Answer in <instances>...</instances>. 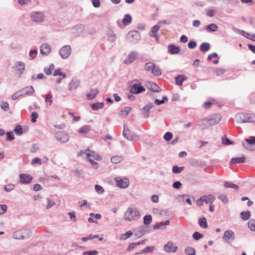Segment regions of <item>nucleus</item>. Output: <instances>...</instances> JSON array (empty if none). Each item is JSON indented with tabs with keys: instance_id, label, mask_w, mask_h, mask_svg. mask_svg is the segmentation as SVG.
<instances>
[{
	"instance_id": "obj_47",
	"label": "nucleus",
	"mask_w": 255,
	"mask_h": 255,
	"mask_svg": "<svg viewBox=\"0 0 255 255\" xmlns=\"http://www.w3.org/2000/svg\"><path fill=\"white\" fill-rule=\"evenodd\" d=\"M144 224L145 225L149 224L152 221V217L150 215H146L143 218Z\"/></svg>"
},
{
	"instance_id": "obj_46",
	"label": "nucleus",
	"mask_w": 255,
	"mask_h": 255,
	"mask_svg": "<svg viewBox=\"0 0 255 255\" xmlns=\"http://www.w3.org/2000/svg\"><path fill=\"white\" fill-rule=\"evenodd\" d=\"M248 227L252 230L255 231V221L251 220L248 222Z\"/></svg>"
},
{
	"instance_id": "obj_9",
	"label": "nucleus",
	"mask_w": 255,
	"mask_h": 255,
	"mask_svg": "<svg viewBox=\"0 0 255 255\" xmlns=\"http://www.w3.org/2000/svg\"><path fill=\"white\" fill-rule=\"evenodd\" d=\"M25 64L21 61H16L14 63L13 68L16 70L18 74H22L25 70Z\"/></svg>"
},
{
	"instance_id": "obj_2",
	"label": "nucleus",
	"mask_w": 255,
	"mask_h": 255,
	"mask_svg": "<svg viewBox=\"0 0 255 255\" xmlns=\"http://www.w3.org/2000/svg\"><path fill=\"white\" fill-rule=\"evenodd\" d=\"M237 122L241 123L255 122V115L253 114L241 113L236 115Z\"/></svg>"
},
{
	"instance_id": "obj_51",
	"label": "nucleus",
	"mask_w": 255,
	"mask_h": 255,
	"mask_svg": "<svg viewBox=\"0 0 255 255\" xmlns=\"http://www.w3.org/2000/svg\"><path fill=\"white\" fill-rule=\"evenodd\" d=\"M52 98V96L51 94H48L45 97V102L48 103L49 105H51L53 102Z\"/></svg>"
},
{
	"instance_id": "obj_36",
	"label": "nucleus",
	"mask_w": 255,
	"mask_h": 255,
	"mask_svg": "<svg viewBox=\"0 0 255 255\" xmlns=\"http://www.w3.org/2000/svg\"><path fill=\"white\" fill-rule=\"evenodd\" d=\"M224 186L226 188H232L236 190L239 189V186L237 185L232 183L229 182H225L224 183Z\"/></svg>"
},
{
	"instance_id": "obj_58",
	"label": "nucleus",
	"mask_w": 255,
	"mask_h": 255,
	"mask_svg": "<svg viewBox=\"0 0 255 255\" xmlns=\"http://www.w3.org/2000/svg\"><path fill=\"white\" fill-rule=\"evenodd\" d=\"M37 51L36 50H32L29 52V55L31 59H33L37 55Z\"/></svg>"
},
{
	"instance_id": "obj_14",
	"label": "nucleus",
	"mask_w": 255,
	"mask_h": 255,
	"mask_svg": "<svg viewBox=\"0 0 255 255\" xmlns=\"http://www.w3.org/2000/svg\"><path fill=\"white\" fill-rule=\"evenodd\" d=\"M234 235V233L232 231L227 230L224 234L223 239L227 242L233 241Z\"/></svg>"
},
{
	"instance_id": "obj_54",
	"label": "nucleus",
	"mask_w": 255,
	"mask_h": 255,
	"mask_svg": "<svg viewBox=\"0 0 255 255\" xmlns=\"http://www.w3.org/2000/svg\"><path fill=\"white\" fill-rule=\"evenodd\" d=\"M203 237V235L199 232H195L193 235V238L195 240H199Z\"/></svg>"
},
{
	"instance_id": "obj_15",
	"label": "nucleus",
	"mask_w": 255,
	"mask_h": 255,
	"mask_svg": "<svg viewBox=\"0 0 255 255\" xmlns=\"http://www.w3.org/2000/svg\"><path fill=\"white\" fill-rule=\"evenodd\" d=\"M51 46L47 43H44L41 46L40 52L43 55L48 54L51 52Z\"/></svg>"
},
{
	"instance_id": "obj_29",
	"label": "nucleus",
	"mask_w": 255,
	"mask_h": 255,
	"mask_svg": "<svg viewBox=\"0 0 255 255\" xmlns=\"http://www.w3.org/2000/svg\"><path fill=\"white\" fill-rule=\"evenodd\" d=\"M210 46L208 43L204 42L202 43L200 45V50L202 52H206L209 50Z\"/></svg>"
},
{
	"instance_id": "obj_60",
	"label": "nucleus",
	"mask_w": 255,
	"mask_h": 255,
	"mask_svg": "<svg viewBox=\"0 0 255 255\" xmlns=\"http://www.w3.org/2000/svg\"><path fill=\"white\" fill-rule=\"evenodd\" d=\"M98 254V252L96 251H89L84 252L83 255H97Z\"/></svg>"
},
{
	"instance_id": "obj_17",
	"label": "nucleus",
	"mask_w": 255,
	"mask_h": 255,
	"mask_svg": "<svg viewBox=\"0 0 255 255\" xmlns=\"http://www.w3.org/2000/svg\"><path fill=\"white\" fill-rule=\"evenodd\" d=\"M160 28L159 25H156L151 28V33L150 34V36L155 37L157 42L158 41V36L156 34V33Z\"/></svg>"
},
{
	"instance_id": "obj_26",
	"label": "nucleus",
	"mask_w": 255,
	"mask_h": 255,
	"mask_svg": "<svg viewBox=\"0 0 255 255\" xmlns=\"http://www.w3.org/2000/svg\"><path fill=\"white\" fill-rule=\"evenodd\" d=\"M99 92L98 89H92L90 92L87 95V99L89 100H92L97 96Z\"/></svg>"
},
{
	"instance_id": "obj_57",
	"label": "nucleus",
	"mask_w": 255,
	"mask_h": 255,
	"mask_svg": "<svg viewBox=\"0 0 255 255\" xmlns=\"http://www.w3.org/2000/svg\"><path fill=\"white\" fill-rule=\"evenodd\" d=\"M219 198L222 200V201L224 203H227L228 202V197L223 194H221L219 196Z\"/></svg>"
},
{
	"instance_id": "obj_39",
	"label": "nucleus",
	"mask_w": 255,
	"mask_h": 255,
	"mask_svg": "<svg viewBox=\"0 0 255 255\" xmlns=\"http://www.w3.org/2000/svg\"><path fill=\"white\" fill-rule=\"evenodd\" d=\"M187 255H195V252L194 248L192 247H187L185 250Z\"/></svg>"
},
{
	"instance_id": "obj_16",
	"label": "nucleus",
	"mask_w": 255,
	"mask_h": 255,
	"mask_svg": "<svg viewBox=\"0 0 255 255\" xmlns=\"http://www.w3.org/2000/svg\"><path fill=\"white\" fill-rule=\"evenodd\" d=\"M32 19L35 22H41L43 19V14L39 12L33 13L31 15Z\"/></svg>"
},
{
	"instance_id": "obj_42",
	"label": "nucleus",
	"mask_w": 255,
	"mask_h": 255,
	"mask_svg": "<svg viewBox=\"0 0 255 255\" xmlns=\"http://www.w3.org/2000/svg\"><path fill=\"white\" fill-rule=\"evenodd\" d=\"M131 108L130 107H126L124 110H121L120 111V114L122 117H125L126 116L129 111L130 110Z\"/></svg>"
},
{
	"instance_id": "obj_55",
	"label": "nucleus",
	"mask_w": 255,
	"mask_h": 255,
	"mask_svg": "<svg viewBox=\"0 0 255 255\" xmlns=\"http://www.w3.org/2000/svg\"><path fill=\"white\" fill-rule=\"evenodd\" d=\"M7 210V206L6 205H0V215L3 214Z\"/></svg>"
},
{
	"instance_id": "obj_43",
	"label": "nucleus",
	"mask_w": 255,
	"mask_h": 255,
	"mask_svg": "<svg viewBox=\"0 0 255 255\" xmlns=\"http://www.w3.org/2000/svg\"><path fill=\"white\" fill-rule=\"evenodd\" d=\"M14 139V136L12 131L7 132L6 133V138L5 139L7 141H10Z\"/></svg>"
},
{
	"instance_id": "obj_23",
	"label": "nucleus",
	"mask_w": 255,
	"mask_h": 255,
	"mask_svg": "<svg viewBox=\"0 0 255 255\" xmlns=\"http://www.w3.org/2000/svg\"><path fill=\"white\" fill-rule=\"evenodd\" d=\"M203 199L206 203L212 204L215 201V197L213 195H208L207 196H204L203 197Z\"/></svg>"
},
{
	"instance_id": "obj_6",
	"label": "nucleus",
	"mask_w": 255,
	"mask_h": 255,
	"mask_svg": "<svg viewBox=\"0 0 255 255\" xmlns=\"http://www.w3.org/2000/svg\"><path fill=\"white\" fill-rule=\"evenodd\" d=\"M115 181L117 183V186L122 188H126L129 185V180L128 178H121L120 177L115 178Z\"/></svg>"
},
{
	"instance_id": "obj_45",
	"label": "nucleus",
	"mask_w": 255,
	"mask_h": 255,
	"mask_svg": "<svg viewBox=\"0 0 255 255\" xmlns=\"http://www.w3.org/2000/svg\"><path fill=\"white\" fill-rule=\"evenodd\" d=\"M216 10L214 9L209 8L206 10V14L209 17H213L215 15Z\"/></svg>"
},
{
	"instance_id": "obj_44",
	"label": "nucleus",
	"mask_w": 255,
	"mask_h": 255,
	"mask_svg": "<svg viewBox=\"0 0 255 255\" xmlns=\"http://www.w3.org/2000/svg\"><path fill=\"white\" fill-rule=\"evenodd\" d=\"M155 64L152 62H148L146 64L145 70L146 71H152L153 68H154Z\"/></svg>"
},
{
	"instance_id": "obj_48",
	"label": "nucleus",
	"mask_w": 255,
	"mask_h": 255,
	"mask_svg": "<svg viewBox=\"0 0 255 255\" xmlns=\"http://www.w3.org/2000/svg\"><path fill=\"white\" fill-rule=\"evenodd\" d=\"M4 188L6 191L9 192L14 189V185L12 184H8L6 185H5Z\"/></svg>"
},
{
	"instance_id": "obj_11",
	"label": "nucleus",
	"mask_w": 255,
	"mask_h": 255,
	"mask_svg": "<svg viewBox=\"0 0 255 255\" xmlns=\"http://www.w3.org/2000/svg\"><path fill=\"white\" fill-rule=\"evenodd\" d=\"M32 177L29 174H21L19 175V182L21 184H28L32 179Z\"/></svg>"
},
{
	"instance_id": "obj_4",
	"label": "nucleus",
	"mask_w": 255,
	"mask_h": 255,
	"mask_svg": "<svg viewBox=\"0 0 255 255\" xmlns=\"http://www.w3.org/2000/svg\"><path fill=\"white\" fill-rule=\"evenodd\" d=\"M123 135L128 140H136L138 139V137L134 134L133 132L131 131L128 126L125 125L123 130Z\"/></svg>"
},
{
	"instance_id": "obj_20",
	"label": "nucleus",
	"mask_w": 255,
	"mask_h": 255,
	"mask_svg": "<svg viewBox=\"0 0 255 255\" xmlns=\"http://www.w3.org/2000/svg\"><path fill=\"white\" fill-rule=\"evenodd\" d=\"M205 29L209 32L217 31L218 29L217 25L214 23H211L205 27Z\"/></svg>"
},
{
	"instance_id": "obj_64",
	"label": "nucleus",
	"mask_w": 255,
	"mask_h": 255,
	"mask_svg": "<svg viewBox=\"0 0 255 255\" xmlns=\"http://www.w3.org/2000/svg\"><path fill=\"white\" fill-rule=\"evenodd\" d=\"M159 89V87L155 83H153L151 84V88L150 89L155 92L158 91V90Z\"/></svg>"
},
{
	"instance_id": "obj_1",
	"label": "nucleus",
	"mask_w": 255,
	"mask_h": 255,
	"mask_svg": "<svg viewBox=\"0 0 255 255\" xmlns=\"http://www.w3.org/2000/svg\"><path fill=\"white\" fill-rule=\"evenodd\" d=\"M140 217V212L134 207H129L126 211L124 215L125 219L127 221H132L137 220Z\"/></svg>"
},
{
	"instance_id": "obj_37",
	"label": "nucleus",
	"mask_w": 255,
	"mask_h": 255,
	"mask_svg": "<svg viewBox=\"0 0 255 255\" xmlns=\"http://www.w3.org/2000/svg\"><path fill=\"white\" fill-rule=\"evenodd\" d=\"M241 218L243 220H246L250 218V212L248 211L246 212H242L241 213Z\"/></svg>"
},
{
	"instance_id": "obj_34",
	"label": "nucleus",
	"mask_w": 255,
	"mask_h": 255,
	"mask_svg": "<svg viewBox=\"0 0 255 255\" xmlns=\"http://www.w3.org/2000/svg\"><path fill=\"white\" fill-rule=\"evenodd\" d=\"M215 102L214 99L210 100L209 101L204 103L203 106L205 109H208L211 107L212 105L214 104Z\"/></svg>"
},
{
	"instance_id": "obj_52",
	"label": "nucleus",
	"mask_w": 255,
	"mask_h": 255,
	"mask_svg": "<svg viewBox=\"0 0 255 255\" xmlns=\"http://www.w3.org/2000/svg\"><path fill=\"white\" fill-rule=\"evenodd\" d=\"M38 115L37 113H36V112H32L31 115V120L32 122L35 123L36 121V119L38 118Z\"/></svg>"
},
{
	"instance_id": "obj_59",
	"label": "nucleus",
	"mask_w": 255,
	"mask_h": 255,
	"mask_svg": "<svg viewBox=\"0 0 255 255\" xmlns=\"http://www.w3.org/2000/svg\"><path fill=\"white\" fill-rule=\"evenodd\" d=\"M168 100L167 98L166 97H163L162 98V100H159L158 99H156L155 100V103L158 105H160L161 104H163L164 103L165 101H167Z\"/></svg>"
},
{
	"instance_id": "obj_53",
	"label": "nucleus",
	"mask_w": 255,
	"mask_h": 255,
	"mask_svg": "<svg viewBox=\"0 0 255 255\" xmlns=\"http://www.w3.org/2000/svg\"><path fill=\"white\" fill-rule=\"evenodd\" d=\"M172 134L170 132H167L164 135V139L167 141H169L172 139Z\"/></svg>"
},
{
	"instance_id": "obj_25",
	"label": "nucleus",
	"mask_w": 255,
	"mask_h": 255,
	"mask_svg": "<svg viewBox=\"0 0 255 255\" xmlns=\"http://www.w3.org/2000/svg\"><path fill=\"white\" fill-rule=\"evenodd\" d=\"M186 77L184 75H179L175 78L176 83L178 85L181 86L183 82L186 79Z\"/></svg>"
},
{
	"instance_id": "obj_49",
	"label": "nucleus",
	"mask_w": 255,
	"mask_h": 255,
	"mask_svg": "<svg viewBox=\"0 0 255 255\" xmlns=\"http://www.w3.org/2000/svg\"><path fill=\"white\" fill-rule=\"evenodd\" d=\"M54 76H62V78H65L66 77V74L62 72L60 70H56L53 74Z\"/></svg>"
},
{
	"instance_id": "obj_61",
	"label": "nucleus",
	"mask_w": 255,
	"mask_h": 255,
	"mask_svg": "<svg viewBox=\"0 0 255 255\" xmlns=\"http://www.w3.org/2000/svg\"><path fill=\"white\" fill-rule=\"evenodd\" d=\"M95 190L98 193L100 194L103 193L104 192V189H103V188L101 186L99 185H96L95 186Z\"/></svg>"
},
{
	"instance_id": "obj_35",
	"label": "nucleus",
	"mask_w": 255,
	"mask_h": 255,
	"mask_svg": "<svg viewBox=\"0 0 255 255\" xmlns=\"http://www.w3.org/2000/svg\"><path fill=\"white\" fill-rule=\"evenodd\" d=\"M136 58V55L134 53H130L128 55V58L126 61V63H130L132 62Z\"/></svg>"
},
{
	"instance_id": "obj_3",
	"label": "nucleus",
	"mask_w": 255,
	"mask_h": 255,
	"mask_svg": "<svg viewBox=\"0 0 255 255\" xmlns=\"http://www.w3.org/2000/svg\"><path fill=\"white\" fill-rule=\"evenodd\" d=\"M86 151H89V152L87 153V154L88 160L90 162L91 164L94 167L97 168L98 163L97 162L94 161V160L96 161L101 160V156L99 155L97 153L95 152L94 151H91L89 149H87Z\"/></svg>"
},
{
	"instance_id": "obj_63",
	"label": "nucleus",
	"mask_w": 255,
	"mask_h": 255,
	"mask_svg": "<svg viewBox=\"0 0 255 255\" xmlns=\"http://www.w3.org/2000/svg\"><path fill=\"white\" fill-rule=\"evenodd\" d=\"M197 45L196 42L194 41L191 40L189 42L188 46L190 48H194Z\"/></svg>"
},
{
	"instance_id": "obj_50",
	"label": "nucleus",
	"mask_w": 255,
	"mask_h": 255,
	"mask_svg": "<svg viewBox=\"0 0 255 255\" xmlns=\"http://www.w3.org/2000/svg\"><path fill=\"white\" fill-rule=\"evenodd\" d=\"M31 163L32 165H35L36 164L40 165L42 164V160L40 158H34L32 160Z\"/></svg>"
},
{
	"instance_id": "obj_56",
	"label": "nucleus",
	"mask_w": 255,
	"mask_h": 255,
	"mask_svg": "<svg viewBox=\"0 0 255 255\" xmlns=\"http://www.w3.org/2000/svg\"><path fill=\"white\" fill-rule=\"evenodd\" d=\"M139 244H140L139 243H132V244H130L129 245V246L128 247V248H127V251L128 252L132 251L134 249L136 245H139Z\"/></svg>"
},
{
	"instance_id": "obj_7",
	"label": "nucleus",
	"mask_w": 255,
	"mask_h": 255,
	"mask_svg": "<svg viewBox=\"0 0 255 255\" xmlns=\"http://www.w3.org/2000/svg\"><path fill=\"white\" fill-rule=\"evenodd\" d=\"M145 89L141 84H134L130 89V92L134 94H139L141 92L145 91Z\"/></svg>"
},
{
	"instance_id": "obj_18",
	"label": "nucleus",
	"mask_w": 255,
	"mask_h": 255,
	"mask_svg": "<svg viewBox=\"0 0 255 255\" xmlns=\"http://www.w3.org/2000/svg\"><path fill=\"white\" fill-rule=\"evenodd\" d=\"M246 161V157L244 156L233 158L231 159L230 161V164L231 165L236 164V163H244Z\"/></svg>"
},
{
	"instance_id": "obj_38",
	"label": "nucleus",
	"mask_w": 255,
	"mask_h": 255,
	"mask_svg": "<svg viewBox=\"0 0 255 255\" xmlns=\"http://www.w3.org/2000/svg\"><path fill=\"white\" fill-rule=\"evenodd\" d=\"M183 169L184 167H178L175 165L172 168V172L174 174H178L182 172Z\"/></svg>"
},
{
	"instance_id": "obj_31",
	"label": "nucleus",
	"mask_w": 255,
	"mask_h": 255,
	"mask_svg": "<svg viewBox=\"0 0 255 255\" xmlns=\"http://www.w3.org/2000/svg\"><path fill=\"white\" fill-rule=\"evenodd\" d=\"M131 21V17L129 14H126L123 20V22L125 25H128Z\"/></svg>"
},
{
	"instance_id": "obj_27",
	"label": "nucleus",
	"mask_w": 255,
	"mask_h": 255,
	"mask_svg": "<svg viewBox=\"0 0 255 255\" xmlns=\"http://www.w3.org/2000/svg\"><path fill=\"white\" fill-rule=\"evenodd\" d=\"M22 92L24 94L29 95L34 93V90L32 86H27L22 90Z\"/></svg>"
},
{
	"instance_id": "obj_62",
	"label": "nucleus",
	"mask_w": 255,
	"mask_h": 255,
	"mask_svg": "<svg viewBox=\"0 0 255 255\" xmlns=\"http://www.w3.org/2000/svg\"><path fill=\"white\" fill-rule=\"evenodd\" d=\"M222 143L225 145H230L233 144V142L227 137H225V138H222Z\"/></svg>"
},
{
	"instance_id": "obj_41",
	"label": "nucleus",
	"mask_w": 255,
	"mask_h": 255,
	"mask_svg": "<svg viewBox=\"0 0 255 255\" xmlns=\"http://www.w3.org/2000/svg\"><path fill=\"white\" fill-rule=\"evenodd\" d=\"M14 131L15 134L17 135H21L22 134V128L21 126L16 125L14 129Z\"/></svg>"
},
{
	"instance_id": "obj_13",
	"label": "nucleus",
	"mask_w": 255,
	"mask_h": 255,
	"mask_svg": "<svg viewBox=\"0 0 255 255\" xmlns=\"http://www.w3.org/2000/svg\"><path fill=\"white\" fill-rule=\"evenodd\" d=\"M253 144L255 145V137H251L246 139V142L243 144V146L247 149H253Z\"/></svg>"
},
{
	"instance_id": "obj_8",
	"label": "nucleus",
	"mask_w": 255,
	"mask_h": 255,
	"mask_svg": "<svg viewBox=\"0 0 255 255\" xmlns=\"http://www.w3.org/2000/svg\"><path fill=\"white\" fill-rule=\"evenodd\" d=\"M59 53L63 58H68L71 54V47L69 45L64 46L59 51Z\"/></svg>"
},
{
	"instance_id": "obj_21",
	"label": "nucleus",
	"mask_w": 255,
	"mask_h": 255,
	"mask_svg": "<svg viewBox=\"0 0 255 255\" xmlns=\"http://www.w3.org/2000/svg\"><path fill=\"white\" fill-rule=\"evenodd\" d=\"M57 139L62 142H65L68 140V136L64 132H60L57 135Z\"/></svg>"
},
{
	"instance_id": "obj_28",
	"label": "nucleus",
	"mask_w": 255,
	"mask_h": 255,
	"mask_svg": "<svg viewBox=\"0 0 255 255\" xmlns=\"http://www.w3.org/2000/svg\"><path fill=\"white\" fill-rule=\"evenodd\" d=\"M123 158L121 156H114L111 158V161L113 163L117 164L121 162Z\"/></svg>"
},
{
	"instance_id": "obj_32",
	"label": "nucleus",
	"mask_w": 255,
	"mask_h": 255,
	"mask_svg": "<svg viewBox=\"0 0 255 255\" xmlns=\"http://www.w3.org/2000/svg\"><path fill=\"white\" fill-rule=\"evenodd\" d=\"M54 65L53 64H50L48 67L44 68V72L47 75H49L52 73V71L54 69Z\"/></svg>"
},
{
	"instance_id": "obj_40",
	"label": "nucleus",
	"mask_w": 255,
	"mask_h": 255,
	"mask_svg": "<svg viewBox=\"0 0 255 255\" xmlns=\"http://www.w3.org/2000/svg\"><path fill=\"white\" fill-rule=\"evenodd\" d=\"M151 73L157 76H160L161 74V72L160 68L158 67H156L155 65L154 66V68H153L152 71Z\"/></svg>"
},
{
	"instance_id": "obj_5",
	"label": "nucleus",
	"mask_w": 255,
	"mask_h": 255,
	"mask_svg": "<svg viewBox=\"0 0 255 255\" xmlns=\"http://www.w3.org/2000/svg\"><path fill=\"white\" fill-rule=\"evenodd\" d=\"M29 232L26 230H21L16 231L13 234V237L16 239H24L29 236Z\"/></svg>"
},
{
	"instance_id": "obj_10",
	"label": "nucleus",
	"mask_w": 255,
	"mask_h": 255,
	"mask_svg": "<svg viewBox=\"0 0 255 255\" xmlns=\"http://www.w3.org/2000/svg\"><path fill=\"white\" fill-rule=\"evenodd\" d=\"M222 116L219 114L212 115L209 116L207 120L211 125H215L218 124L221 120Z\"/></svg>"
},
{
	"instance_id": "obj_19",
	"label": "nucleus",
	"mask_w": 255,
	"mask_h": 255,
	"mask_svg": "<svg viewBox=\"0 0 255 255\" xmlns=\"http://www.w3.org/2000/svg\"><path fill=\"white\" fill-rule=\"evenodd\" d=\"M80 85V83L78 80H72L69 84V90L70 91L75 90Z\"/></svg>"
},
{
	"instance_id": "obj_24",
	"label": "nucleus",
	"mask_w": 255,
	"mask_h": 255,
	"mask_svg": "<svg viewBox=\"0 0 255 255\" xmlns=\"http://www.w3.org/2000/svg\"><path fill=\"white\" fill-rule=\"evenodd\" d=\"M91 130V127L90 126L86 125L82 127L79 128L78 131L81 134H85L89 133Z\"/></svg>"
},
{
	"instance_id": "obj_33",
	"label": "nucleus",
	"mask_w": 255,
	"mask_h": 255,
	"mask_svg": "<svg viewBox=\"0 0 255 255\" xmlns=\"http://www.w3.org/2000/svg\"><path fill=\"white\" fill-rule=\"evenodd\" d=\"M104 104L103 103H97L91 105V107L94 110H98L103 108Z\"/></svg>"
},
{
	"instance_id": "obj_22",
	"label": "nucleus",
	"mask_w": 255,
	"mask_h": 255,
	"mask_svg": "<svg viewBox=\"0 0 255 255\" xmlns=\"http://www.w3.org/2000/svg\"><path fill=\"white\" fill-rule=\"evenodd\" d=\"M168 52L171 54H177L179 53V48L173 45H170L168 46Z\"/></svg>"
},
{
	"instance_id": "obj_30",
	"label": "nucleus",
	"mask_w": 255,
	"mask_h": 255,
	"mask_svg": "<svg viewBox=\"0 0 255 255\" xmlns=\"http://www.w3.org/2000/svg\"><path fill=\"white\" fill-rule=\"evenodd\" d=\"M199 224L200 227L204 229H206L208 227L206 219L204 217H203L199 219Z\"/></svg>"
},
{
	"instance_id": "obj_12",
	"label": "nucleus",
	"mask_w": 255,
	"mask_h": 255,
	"mask_svg": "<svg viewBox=\"0 0 255 255\" xmlns=\"http://www.w3.org/2000/svg\"><path fill=\"white\" fill-rule=\"evenodd\" d=\"M164 251L166 252L174 253L177 250L178 247L173 243L169 242L164 246Z\"/></svg>"
}]
</instances>
